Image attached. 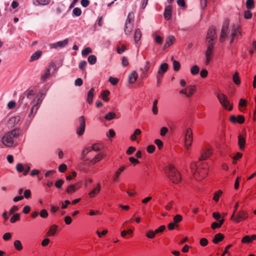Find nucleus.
Returning a JSON list of instances; mask_svg holds the SVG:
<instances>
[{
    "mask_svg": "<svg viewBox=\"0 0 256 256\" xmlns=\"http://www.w3.org/2000/svg\"><path fill=\"white\" fill-rule=\"evenodd\" d=\"M196 168L194 172V176L198 180H201L206 177L208 174V166L206 162H202L198 165L195 164L192 166V168Z\"/></svg>",
    "mask_w": 256,
    "mask_h": 256,
    "instance_id": "1",
    "label": "nucleus"
},
{
    "mask_svg": "<svg viewBox=\"0 0 256 256\" xmlns=\"http://www.w3.org/2000/svg\"><path fill=\"white\" fill-rule=\"evenodd\" d=\"M20 134V130L17 128L14 129L6 132L2 138V144L6 146H12L14 142V139L18 138Z\"/></svg>",
    "mask_w": 256,
    "mask_h": 256,
    "instance_id": "2",
    "label": "nucleus"
},
{
    "mask_svg": "<svg viewBox=\"0 0 256 256\" xmlns=\"http://www.w3.org/2000/svg\"><path fill=\"white\" fill-rule=\"evenodd\" d=\"M165 172L168 177L174 184H178L181 180V176L179 172L172 164H169L166 168Z\"/></svg>",
    "mask_w": 256,
    "mask_h": 256,
    "instance_id": "3",
    "label": "nucleus"
},
{
    "mask_svg": "<svg viewBox=\"0 0 256 256\" xmlns=\"http://www.w3.org/2000/svg\"><path fill=\"white\" fill-rule=\"evenodd\" d=\"M56 70V66L54 62H50L44 70V74L41 75L40 80L42 82H46L50 78Z\"/></svg>",
    "mask_w": 256,
    "mask_h": 256,
    "instance_id": "4",
    "label": "nucleus"
},
{
    "mask_svg": "<svg viewBox=\"0 0 256 256\" xmlns=\"http://www.w3.org/2000/svg\"><path fill=\"white\" fill-rule=\"evenodd\" d=\"M216 97L220 103L225 109L229 111L232 110V106L230 104V102L226 94L222 93H218L216 94Z\"/></svg>",
    "mask_w": 256,
    "mask_h": 256,
    "instance_id": "5",
    "label": "nucleus"
},
{
    "mask_svg": "<svg viewBox=\"0 0 256 256\" xmlns=\"http://www.w3.org/2000/svg\"><path fill=\"white\" fill-rule=\"evenodd\" d=\"M134 14L132 12H129L126 20L124 31L126 35L130 34L134 26Z\"/></svg>",
    "mask_w": 256,
    "mask_h": 256,
    "instance_id": "6",
    "label": "nucleus"
},
{
    "mask_svg": "<svg viewBox=\"0 0 256 256\" xmlns=\"http://www.w3.org/2000/svg\"><path fill=\"white\" fill-rule=\"evenodd\" d=\"M193 142L192 132L190 128L186 130L184 136V145L186 148L188 150L191 146Z\"/></svg>",
    "mask_w": 256,
    "mask_h": 256,
    "instance_id": "7",
    "label": "nucleus"
},
{
    "mask_svg": "<svg viewBox=\"0 0 256 256\" xmlns=\"http://www.w3.org/2000/svg\"><path fill=\"white\" fill-rule=\"evenodd\" d=\"M79 124L77 128L76 133L78 136H82L84 134L85 127H86V122L85 118L84 116L80 117L78 120Z\"/></svg>",
    "mask_w": 256,
    "mask_h": 256,
    "instance_id": "8",
    "label": "nucleus"
},
{
    "mask_svg": "<svg viewBox=\"0 0 256 256\" xmlns=\"http://www.w3.org/2000/svg\"><path fill=\"white\" fill-rule=\"evenodd\" d=\"M196 90V86L194 85H189L186 88L180 91V94H185L187 97H190Z\"/></svg>",
    "mask_w": 256,
    "mask_h": 256,
    "instance_id": "9",
    "label": "nucleus"
},
{
    "mask_svg": "<svg viewBox=\"0 0 256 256\" xmlns=\"http://www.w3.org/2000/svg\"><path fill=\"white\" fill-rule=\"evenodd\" d=\"M216 38L215 28L213 26L210 27L207 33L206 42H214V40Z\"/></svg>",
    "mask_w": 256,
    "mask_h": 256,
    "instance_id": "10",
    "label": "nucleus"
},
{
    "mask_svg": "<svg viewBox=\"0 0 256 256\" xmlns=\"http://www.w3.org/2000/svg\"><path fill=\"white\" fill-rule=\"evenodd\" d=\"M42 102V100L40 98H38L36 102L35 103L34 100L32 102V107L31 108L30 112L28 115L30 118L33 117L34 114L36 113V112L40 107V106Z\"/></svg>",
    "mask_w": 256,
    "mask_h": 256,
    "instance_id": "11",
    "label": "nucleus"
},
{
    "mask_svg": "<svg viewBox=\"0 0 256 256\" xmlns=\"http://www.w3.org/2000/svg\"><path fill=\"white\" fill-rule=\"evenodd\" d=\"M228 29V22H225L222 27L220 36V41L221 42H224L225 40V38H226Z\"/></svg>",
    "mask_w": 256,
    "mask_h": 256,
    "instance_id": "12",
    "label": "nucleus"
},
{
    "mask_svg": "<svg viewBox=\"0 0 256 256\" xmlns=\"http://www.w3.org/2000/svg\"><path fill=\"white\" fill-rule=\"evenodd\" d=\"M230 120L232 123L238 122L242 124L244 122L245 118L242 115H238L237 117L234 116H231L230 117Z\"/></svg>",
    "mask_w": 256,
    "mask_h": 256,
    "instance_id": "13",
    "label": "nucleus"
},
{
    "mask_svg": "<svg viewBox=\"0 0 256 256\" xmlns=\"http://www.w3.org/2000/svg\"><path fill=\"white\" fill-rule=\"evenodd\" d=\"M212 154V152L210 148H206L202 150L200 160H206Z\"/></svg>",
    "mask_w": 256,
    "mask_h": 256,
    "instance_id": "14",
    "label": "nucleus"
},
{
    "mask_svg": "<svg viewBox=\"0 0 256 256\" xmlns=\"http://www.w3.org/2000/svg\"><path fill=\"white\" fill-rule=\"evenodd\" d=\"M246 142V136L242 134H239L238 136V145L240 150H244Z\"/></svg>",
    "mask_w": 256,
    "mask_h": 256,
    "instance_id": "15",
    "label": "nucleus"
},
{
    "mask_svg": "<svg viewBox=\"0 0 256 256\" xmlns=\"http://www.w3.org/2000/svg\"><path fill=\"white\" fill-rule=\"evenodd\" d=\"M168 66L166 63H163L160 64L158 70L157 74L164 76L165 72L168 70Z\"/></svg>",
    "mask_w": 256,
    "mask_h": 256,
    "instance_id": "16",
    "label": "nucleus"
},
{
    "mask_svg": "<svg viewBox=\"0 0 256 256\" xmlns=\"http://www.w3.org/2000/svg\"><path fill=\"white\" fill-rule=\"evenodd\" d=\"M126 169V166H121L116 172L115 174L113 176L112 180L114 182H117L122 172L124 171Z\"/></svg>",
    "mask_w": 256,
    "mask_h": 256,
    "instance_id": "17",
    "label": "nucleus"
},
{
    "mask_svg": "<svg viewBox=\"0 0 256 256\" xmlns=\"http://www.w3.org/2000/svg\"><path fill=\"white\" fill-rule=\"evenodd\" d=\"M150 64L149 62L146 61L145 63V64L142 70V72L141 74V76L142 78H145L148 76L147 72L149 70L150 68Z\"/></svg>",
    "mask_w": 256,
    "mask_h": 256,
    "instance_id": "18",
    "label": "nucleus"
},
{
    "mask_svg": "<svg viewBox=\"0 0 256 256\" xmlns=\"http://www.w3.org/2000/svg\"><path fill=\"white\" fill-rule=\"evenodd\" d=\"M175 40L176 39L174 36H168L166 40V43L164 46L163 49L165 50L166 48H168L170 46H171L175 42Z\"/></svg>",
    "mask_w": 256,
    "mask_h": 256,
    "instance_id": "19",
    "label": "nucleus"
},
{
    "mask_svg": "<svg viewBox=\"0 0 256 256\" xmlns=\"http://www.w3.org/2000/svg\"><path fill=\"white\" fill-rule=\"evenodd\" d=\"M172 11V7L171 5H168L166 6L164 12V16L165 18L167 20H168L171 18Z\"/></svg>",
    "mask_w": 256,
    "mask_h": 256,
    "instance_id": "20",
    "label": "nucleus"
},
{
    "mask_svg": "<svg viewBox=\"0 0 256 256\" xmlns=\"http://www.w3.org/2000/svg\"><path fill=\"white\" fill-rule=\"evenodd\" d=\"M207 49L206 52V56H212L214 48V42H206Z\"/></svg>",
    "mask_w": 256,
    "mask_h": 256,
    "instance_id": "21",
    "label": "nucleus"
},
{
    "mask_svg": "<svg viewBox=\"0 0 256 256\" xmlns=\"http://www.w3.org/2000/svg\"><path fill=\"white\" fill-rule=\"evenodd\" d=\"M248 216L246 212L244 211L241 210L238 213L236 220V222H238L241 220H244Z\"/></svg>",
    "mask_w": 256,
    "mask_h": 256,
    "instance_id": "22",
    "label": "nucleus"
},
{
    "mask_svg": "<svg viewBox=\"0 0 256 256\" xmlns=\"http://www.w3.org/2000/svg\"><path fill=\"white\" fill-rule=\"evenodd\" d=\"M68 44V40H64L63 41H60L54 44H53L52 46V48H56L58 47L62 48L66 46Z\"/></svg>",
    "mask_w": 256,
    "mask_h": 256,
    "instance_id": "23",
    "label": "nucleus"
},
{
    "mask_svg": "<svg viewBox=\"0 0 256 256\" xmlns=\"http://www.w3.org/2000/svg\"><path fill=\"white\" fill-rule=\"evenodd\" d=\"M80 186L78 184L70 185L66 189V192L71 194L75 192L79 188Z\"/></svg>",
    "mask_w": 256,
    "mask_h": 256,
    "instance_id": "24",
    "label": "nucleus"
},
{
    "mask_svg": "<svg viewBox=\"0 0 256 256\" xmlns=\"http://www.w3.org/2000/svg\"><path fill=\"white\" fill-rule=\"evenodd\" d=\"M138 74L136 71L134 70L128 76V81L130 84H134L137 80Z\"/></svg>",
    "mask_w": 256,
    "mask_h": 256,
    "instance_id": "25",
    "label": "nucleus"
},
{
    "mask_svg": "<svg viewBox=\"0 0 256 256\" xmlns=\"http://www.w3.org/2000/svg\"><path fill=\"white\" fill-rule=\"evenodd\" d=\"M94 91V88H92L88 93L86 100L89 104H91L92 102Z\"/></svg>",
    "mask_w": 256,
    "mask_h": 256,
    "instance_id": "26",
    "label": "nucleus"
},
{
    "mask_svg": "<svg viewBox=\"0 0 256 256\" xmlns=\"http://www.w3.org/2000/svg\"><path fill=\"white\" fill-rule=\"evenodd\" d=\"M57 228L58 226L55 224L52 226L50 227L49 230L46 232V236H54L57 230Z\"/></svg>",
    "mask_w": 256,
    "mask_h": 256,
    "instance_id": "27",
    "label": "nucleus"
},
{
    "mask_svg": "<svg viewBox=\"0 0 256 256\" xmlns=\"http://www.w3.org/2000/svg\"><path fill=\"white\" fill-rule=\"evenodd\" d=\"M100 190V184H98L96 187L92 190L90 193L88 194L89 196L91 198H94L96 196V194H98Z\"/></svg>",
    "mask_w": 256,
    "mask_h": 256,
    "instance_id": "28",
    "label": "nucleus"
},
{
    "mask_svg": "<svg viewBox=\"0 0 256 256\" xmlns=\"http://www.w3.org/2000/svg\"><path fill=\"white\" fill-rule=\"evenodd\" d=\"M142 37V32L140 30L139 28H136L135 30L134 35V40L137 42H138Z\"/></svg>",
    "mask_w": 256,
    "mask_h": 256,
    "instance_id": "29",
    "label": "nucleus"
},
{
    "mask_svg": "<svg viewBox=\"0 0 256 256\" xmlns=\"http://www.w3.org/2000/svg\"><path fill=\"white\" fill-rule=\"evenodd\" d=\"M42 52L40 50H37L30 57V61H34L38 60L42 55Z\"/></svg>",
    "mask_w": 256,
    "mask_h": 256,
    "instance_id": "30",
    "label": "nucleus"
},
{
    "mask_svg": "<svg viewBox=\"0 0 256 256\" xmlns=\"http://www.w3.org/2000/svg\"><path fill=\"white\" fill-rule=\"evenodd\" d=\"M142 134V131L139 128H137L135 130L134 133L130 136V139L132 141H134L136 139V136H138Z\"/></svg>",
    "mask_w": 256,
    "mask_h": 256,
    "instance_id": "31",
    "label": "nucleus"
},
{
    "mask_svg": "<svg viewBox=\"0 0 256 256\" xmlns=\"http://www.w3.org/2000/svg\"><path fill=\"white\" fill-rule=\"evenodd\" d=\"M171 58L172 60H173V67L174 70L176 72L178 71L180 68V63L177 60H174V56H172Z\"/></svg>",
    "mask_w": 256,
    "mask_h": 256,
    "instance_id": "32",
    "label": "nucleus"
},
{
    "mask_svg": "<svg viewBox=\"0 0 256 256\" xmlns=\"http://www.w3.org/2000/svg\"><path fill=\"white\" fill-rule=\"evenodd\" d=\"M224 222V220L222 219L219 222H214L212 224L211 227L213 230L220 228Z\"/></svg>",
    "mask_w": 256,
    "mask_h": 256,
    "instance_id": "33",
    "label": "nucleus"
},
{
    "mask_svg": "<svg viewBox=\"0 0 256 256\" xmlns=\"http://www.w3.org/2000/svg\"><path fill=\"white\" fill-rule=\"evenodd\" d=\"M102 156L101 154H97L90 162V163L91 164H94L100 160L102 159Z\"/></svg>",
    "mask_w": 256,
    "mask_h": 256,
    "instance_id": "34",
    "label": "nucleus"
},
{
    "mask_svg": "<svg viewBox=\"0 0 256 256\" xmlns=\"http://www.w3.org/2000/svg\"><path fill=\"white\" fill-rule=\"evenodd\" d=\"M222 191L221 190H218V191L215 192L214 194L213 200L216 202H218L219 200L220 197L222 195Z\"/></svg>",
    "mask_w": 256,
    "mask_h": 256,
    "instance_id": "35",
    "label": "nucleus"
},
{
    "mask_svg": "<svg viewBox=\"0 0 256 256\" xmlns=\"http://www.w3.org/2000/svg\"><path fill=\"white\" fill-rule=\"evenodd\" d=\"M246 8L248 10H252L254 7V0H246Z\"/></svg>",
    "mask_w": 256,
    "mask_h": 256,
    "instance_id": "36",
    "label": "nucleus"
},
{
    "mask_svg": "<svg viewBox=\"0 0 256 256\" xmlns=\"http://www.w3.org/2000/svg\"><path fill=\"white\" fill-rule=\"evenodd\" d=\"M158 103V100H155L153 102L152 111L154 114L156 115L158 114V108L157 104Z\"/></svg>",
    "mask_w": 256,
    "mask_h": 256,
    "instance_id": "37",
    "label": "nucleus"
},
{
    "mask_svg": "<svg viewBox=\"0 0 256 256\" xmlns=\"http://www.w3.org/2000/svg\"><path fill=\"white\" fill-rule=\"evenodd\" d=\"M232 80L237 85H238L240 84V80L238 76V73L236 72L233 76Z\"/></svg>",
    "mask_w": 256,
    "mask_h": 256,
    "instance_id": "38",
    "label": "nucleus"
},
{
    "mask_svg": "<svg viewBox=\"0 0 256 256\" xmlns=\"http://www.w3.org/2000/svg\"><path fill=\"white\" fill-rule=\"evenodd\" d=\"M116 114L114 112H109L104 116L106 120H112L115 118Z\"/></svg>",
    "mask_w": 256,
    "mask_h": 256,
    "instance_id": "39",
    "label": "nucleus"
},
{
    "mask_svg": "<svg viewBox=\"0 0 256 256\" xmlns=\"http://www.w3.org/2000/svg\"><path fill=\"white\" fill-rule=\"evenodd\" d=\"M109 94L110 92L108 90H104L102 93V99L106 102H108L109 100V98H108V96H109Z\"/></svg>",
    "mask_w": 256,
    "mask_h": 256,
    "instance_id": "40",
    "label": "nucleus"
},
{
    "mask_svg": "<svg viewBox=\"0 0 256 256\" xmlns=\"http://www.w3.org/2000/svg\"><path fill=\"white\" fill-rule=\"evenodd\" d=\"M200 68L198 66H194L190 69V73L192 75H196L198 74Z\"/></svg>",
    "mask_w": 256,
    "mask_h": 256,
    "instance_id": "41",
    "label": "nucleus"
},
{
    "mask_svg": "<svg viewBox=\"0 0 256 256\" xmlns=\"http://www.w3.org/2000/svg\"><path fill=\"white\" fill-rule=\"evenodd\" d=\"M88 61L90 64H94L96 62V57L94 55H90L88 57Z\"/></svg>",
    "mask_w": 256,
    "mask_h": 256,
    "instance_id": "42",
    "label": "nucleus"
},
{
    "mask_svg": "<svg viewBox=\"0 0 256 256\" xmlns=\"http://www.w3.org/2000/svg\"><path fill=\"white\" fill-rule=\"evenodd\" d=\"M20 220V214L18 213L15 214L14 216L10 218V222L11 223H14L16 222L19 220Z\"/></svg>",
    "mask_w": 256,
    "mask_h": 256,
    "instance_id": "43",
    "label": "nucleus"
},
{
    "mask_svg": "<svg viewBox=\"0 0 256 256\" xmlns=\"http://www.w3.org/2000/svg\"><path fill=\"white\" fill-rule=\"evenodd\" d=\"M92 52V50L90 47L86 48L82 52V54L84 56H86L88 54Z\"/></svg>",
    "mask_w": 256,
    "mask_h": 256,
    "instance_id": "44",
    "label": "nucleus"
},
{
    "mask_svg": "<svg viewBox=\"0 0 256 256\" xmlns=\"http://www.w3.org/2000/svg\"><path fill=\"white\" fill-rule=\"evenodd\" d=\"M182 220V216L180 214H176L173 218L174 222L176 224L180 222Z\"/></svg>",
    "mask_w": 256,
    "mask_h": 256,
    "instance_id": "45",
    "label": "nucleus"
},
{
    "mask_svg": "<svg viewBox=\"0 0 256 256\" xmlns=\"http://www.w3.org/2000/svg\"><path fill=\"white\" fill-rule=\"evenodd\" d=\"M26 97L29 99L32 98L35 94L33 90H28L26 92Z\"/></svg>",
    "mask_w": 256,
    "mask_h": 256,
    "instance_id": "46",
    "label": "nucleus"
},
{
    "mask_svg": "<svg viewBox=\"0 0 256 256\" xmlns=\"http://www.w3.org/2000/svg\"><path fill=\"white\" fill-rule=\"evenodd\" d=\"M14 244L17 250H20L22 249V246L20 241H14Z\"/></svg>",
    "mask_w": 256,
    "mask_h": 256,
    "instance_id": "47",
    "label": "nucleus"
},
{
    "mask_svg": "<svg viewBox=\"0 0 256 256\" xmlns=\"http://www.w3.org/2000/svg\"><path fill=\"white\" fill-rule=\"evenodd\" d=\"M224 238V234L221 233H218L216 234L212 240H223Z\"/></svg>",
    "mask_w": 256,
    "mask_h": 256,
    "instance_id": "48",
    "label": "nucleus"
},
{
    "mask_svg": "<svg viewBox=\"0 0 256 256\" xmlns=\"http://www.w3.org/2000/svg\"><path fill=\"white\" fill-rule=\"evenodd\" d=\"M73 14L76 16H78L81 15L82 14V10H81L78 8H74L72 10Z\"/></svg>",
    "mask_w": 256,
    "mask_h": 256,
    "instance_id": "49",
    "label": "nucleus"
},
{
    "mask_svg": "<svg viewBox=\"0 0 256 256\" xmlns=\"http://www.w3.org/2000/svg\"><path fill=\"white\" fill-rule=\"evenodd\" d=\"M126 50V46L122 44L121 47L118 46L116 48L117 52L119 54H122Z\"/></svg>",
    "mask_w": 256,
    "mask_h": 256,
    "instance_id": "50",
    "label": "nucleus"
},
{
    "mask_svg": "<svg viewBox=\"0 0 256 256\" xmlns=\"http://www.w3.org/2000/svg\"><path fill=\"white\" fill-rule=\"evenodd\" d=\"M256 240V234H252L251 236H244L242 240Z\"/></svg>",
    "mask_w": 256,
    "mask_h": 256,
    "instance_id": "51",
    "label": "nucleus"
},
{
    "mask_svg": "<svg viewBox=\"0 0 256 256\" xmlns=\"http://www.w3.org/2000/svg\"><path fill=\"white\" fill-rule=\"evenodd\" d=\"M64 184V180L62 179H60V180H57L55 182V186L56 188L60 189V188H61Z\"/></svg>",
    "mask_w": 256,
    "mask_h": 256,
    "instance_id": "52",
    "label": "nucleus"
},
{
    "mask_svg": "<svg viewBox=\"0 0 256 256\" xmlns=\"http://www.w3.org/2000/svg\"><path fill=\"white\" fill-rule=\"evenodd\" d=\"M102 146L100 144H94L91 146L92 150H94V151H98L102 148Z\"/></svg>",
    "mask_w": 256,
    "mask_h": 256,
    "instance_id": "53",
    "label": "nucleus"
},
{
    "mask_svg": "<svg viewBox=\"0 0 256 256\" xmlns=\"http://www.w3.org/2000/svg\"><path fill=\"white\" fill-rule=\"evenodd\" d=\"M40 5L46 6L50 3L52 0H36Z\"/></svg>",
    "mask_w": 256,
    "mask_h": 256,
    "instance_id": "54",
    "label": "nucleus"
},
{
    "mask_svg": "<svg viewBox=\"0 0 256 256\" xmlns=\"http://www.w3.org/2000/svg\"><path fill=\"white\" fill-rule=\"evenodd\" d=\"M24 166L22 164H18L16 166V170L18 172H23Z\"/></svg>",
    "mask_w": 256,
    "mask_h": 256,
    "instance_id": "55",
    "label": "nucleus"
},
{
    "mask_svg": "<svg viewBox=\"0 0 256 256\" xmlns=\"http://www.w3.org/2000/svg\"><path fill=\"white\" fill-rule=\"evenodd\" d=\"M136 150V148L134 146H130L126 152V154L128 155L132 154Z\"/></svg>",
    "mask_w": 256,
    "mask_h": 256,
    "instance_id": "56",
    "label": "nucleus"
},
{
    "mask_svg": "<svg viewBox=\"0 0 256 256\" xmlns=\"http://www.w3.org/2000/svg\"><path fill=\"white\" fill-rule=\"evenodd\" d=\"M108 81L111 83L112 84L116 85L118 82V80L117 78L110 76L109 78Z\"/></svg>",
    "mask_w": 256,
    "mask_h": 256,
    "instance_id": "57",
    "label": "nucleus"
},
{
    "mask_svg": "<svg viewBox=\"0 0 256 256\" xmlns=\"http://www.w3.org/2000/svg\"><path fill=\"white\" fill-rule=\"evenodd\" d=\"M92 150L91 148L88 147L84 148L82 152V156L84 158V160H85V156Z\"/></svg>",
    "mask_w": 256,
    "mask_h": 256,
    "instance_id": "58",
    "label": "nucleus"
},
{
    "mask_svg": "<svg viewBox=\"0 0 256 256\" xmlns=\"http://www.w3.org/2000/svg\"><path fill=\"white\" fill-rule=\"evenodd\" d=\"M154 40L157 44H162L163 41V38L159 35H156L154 38Z\"/></svg>",
    "mask_w": 256,
    "mask_h": 256,
    "instance_id": "59",
    "label": "nucleus"
},
{
    "mask_svg": "<svg viewBox=\"0 0 256 256\" xmlns=\"http://www.w3.org/2000/svg\"><path fill=\"white\" fill-rule=\"evenodd\" d=\"M86 60H82L79 63L78 67L81 70H84L86 66Z\"/></svg>",
    "mask_w": 256,
    "mask_h": 256,
    "instance_id": "60",
    "label": "nucleus"
},
{
    "mask_svg": "<svg viewBox=\"0 0 256 256\" xmlns=\"http://www.w3.org/2000/svg\"><path fill=\"white\" fill-rule=\"evenodd\" d=\"M128 160L132 164H134V166H136V164L140 163L139 160L134 157H130L128 158Z\"/></svg>",
    "mask_w": 256,
    "mask_h": 256,
    "instance_id": "61",
    "label": "nucleus"
},
{
    "mask_svg": "<svg viewBox=\"0 0 256 256\" xmlns=\"http://www.w3.org/2000/svg\"><path fill=\"white\" fill-rule=\"evenodd\" d=\"M155 148H156L155 146L154 145L152 144V145L148 146L147 147L146 150L148 153L152 154L154 152Z\"/></svg>",
    "mask_w": 256,
    "mask_h": 256,
    "instance_id": "62",
    "label": "nucleus"
},
{
    "mask_svg": "<svg viewBox=\"0 0 256 256\" xmlns=\"http://www.w3.org/2000/svg\"><path fill=\"white\" fill-rule=\"evenodd\" d=\"M48 216V212L45 210L43 209L40 211V216L42 218H46Z\"/></svg>",
    "mask_w": 256,
    "mask_h": 256,
    "instance_id": "63",
    "label": "nucleus"
},
{
    "mask_svg": "<svg viewBox=\"0 0 256 256\" xmlns=\"http://www.w3.org/2000/svg\"><path fill=\"white\" fill-rule=\"evenodd\" d=\"M154 143L157 145L159 149H161L163 147V142L159 139H156L154 140Z\"/></svg>",
    "mask_w": 256,
    "mask_h": 256,
    "instance_id": "64",
    "label": "nucleus"
}]
</instances>
